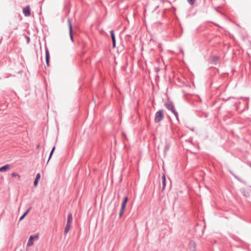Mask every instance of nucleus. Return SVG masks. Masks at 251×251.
<instances>
[{"mask_svg": "<svg viewBox=\"0 0 251 251\" xmlns=\"http://www.w3.org/2000/svg\"><path fill=\"white\" fill-rule=\"evenodd\" d=\"M164 117L163 110H160L155 113L154 121L155 123H159L164 119Z\"/></svg>", "mask_w": 251, "mask_h": 251, "instance_id": "1", "label": "nucleus"}, {"mask_svg": "<svg viewBox=\"0 0 251 251\" xmlns=\"http://www.w3.org/2000/svg\"><path fill=\"white\" fill-rule=\"evenodd\" d=\"M38 238H39V236L38 234L31 235L29 237V238L28 240L27 246L28 247L32 246L33 244L34 239H38Z\"/></svg>", "mask_w": 251, "mask_h": 251, "instance_id": "2", "label": "nucleus"}, {"mask_svg": "<svg viewBox=\"0 0 251 251\" xmlns=\"http://www.w3.org/2000/svg\"><path fill=\"white\" fill-rule=\"evenodd\" d=\"M165 105L167 109L171 111L172 113L176 111L174 105L173 103L166 102Z\"/></svg>", "mask_w": 251, "mask_h": 251, "instance_id": "3", "label": "nucleus"}, {"mask_svg": "<svg viewBox=\"0 0 251 251\" xmlns=\"http://www.w3.org/2000/svg\"><path fill=\"white\" fill-rule=\"evenodd\" d=\"M23 13L25 16L30 15V9L29 5L26 6L23 10Z\"/></svg>", "mask_w": 251, "mask_h": 251, "instance_id": "4", "label": "nucleus"}, {"mask_svg": "<svg viewBox=\"0 0 251 251\" xmlns=\"http://www.w3.org/2000/svg\"><path fill=\"white\" fill-rule=\"evenodd\" d=\"M45 52H46V62L47 65L48 66H49V62H50V53H49V51L47 48H46Z\"/></svg>", "mask_w": 251, "mask_h": 251, "instance_id": "5", "label": "nucleus"}, {"mask_svg": "<svg viewBox=\"0 0 251 251\" xmlns=\"http://www.w3.org/2000/svg\"><path fill=\"white\" fill-rule=\"evenodd\" d=\"M125 207H126V197H125L123 198V202H122V205L121 211L119 213L120 217H121L122 215V214L123 213V211H124Z\"/></svg>", "mask_w": 251, "mask_h": 251, "instance_id": "6", "label": "nucleus"}, {"mask_svg": "<svg viewBox=\"0 0 251 251\" xmlns=\"http://www.w3.org/2000/svg\"><path fill=\"white\" fill-rule=\"evenodd\" d=\"M219 60V57L218 56H213L211 58V63L214 65H216L218 63Z\"/></svg>", "mask_w": 251, "mask_h": 251, "instance_id": "7", "label": "nucleus"}, {"mask_svg": "<svg viewBox=\"0 0 251 251\" xmlns=\"http://www.w3.org/2000/svg\"><path fill=\"white\" fill-rule=\"evenodd\" d=\"M110 34H111V37L112 40L113 47L114 48V47H115V46H116V39H115V34L114 33V30H111L110 31Z\"/></svg>", "mask_w": 251, "mask_h": 251, "instance_id": "8", "label": "nucleus"}, {"mask_svg": "<svg viewBox=\"0 0 251 251\" xmlns=\"http://www.w3.org/2000/svg\"><path fill=\"white\" fill-rule=\"evenodd\" d=\"M73 221V216L71 213H69L67 216V224L71 225L72 222Z\"/></svg>", "mask_w": 251, "mask_h": 251, "instance_id": "9", "label": "nucleus"}, {"mask_svg": "<svg viewBox=\"0 0 251 251\" xmlns=\"http://www.w3.org/2000/svg\"><path fill=\"white\" fill-rule=\"evenodd\" d=\"M10 168V165L6 164L0 168V172H5Z\"/></svg>", "mask_w": 251, "mask_h": 251, "instance_id": "10", "label": "nucleus"}, {"mask_svg": "<svg viewBox=\"0 0 251 251\" xmlns=\"http://www.w3.org/2000/svg\"><path fill=\"white\" fill-rule=\"evenodd\" d=\"M31 209V207H29L24 214L20 218L19 221H21L23 220L25 217L29 213V211Z\"/></svg>", "mask_w": 251, "mask_h": 251, "instance_id": "11", "label": "nucleus"}, {"mask_svg": "<svg viewBox=\"0 0 251 251\" xmlns=\"http://www.w3.org/2000/svg\"><path fill=\"white\" fill-rule=\"evenodd\" d=\"M162 180L163 184L162 190H163L166 186V177L164 174H163L162 176Z\"/></svg>", "mask_w": 251, "mask_h": 251, "instance_id": "12", "label": "nucleus"}, {"mask_svg": "<svg viewBox=\"0 0 251 251\" xmlns=\"http://www.w3.org/2000/svg\"><path fill=\"white\" fill-rule=\"evenodd\" d=\"M241 193L245 197H248L250 194L249 193L246 191L245 189H241Z\"/></svg>", "mask_w": 251, "mask_h": 251, "instance_id": "13", "label": "nucleus"}, {"mask_svg": "<svg viewBox=\"0 0 251 251\" xmlns=\"http://www.w3.org/2000/svg\"><path fill=\"white\" fill-rule=\"evenodd\" d=\"M69 34L70 36L71 40L72 42H74V38L73 36V26L70 27V30H69Z\"/></svg>", "mask_w": 251, "mask_h": 251, "instance_id": "14", "label": "nucleus"}, {"mask_svg": "<svg viewBox=\"0 0 251 251\" xmlns=\"http://www.w3.org/2000/svg\"><path fill=\"white\" fill-rule=\"evenodd\" d=\"M71 226V225L66 224L65 229H64V232L65 234H67L69 232Z\"/></svg>", "mask_w": 251, "mask_h": 251, "instance_id": "15", "label": "nucleus"}, {"mask_svg": "<svg viewBox=\"0 0 251 251\" xmlns=\"http://www.w3.org/2000/svg\"><path fill=\"white\" fill-rule=\"evenodd\" d=\"M170 147V145L169 144H167L165 145V148H164V153H165L169 149Z\"/></svg>", "mask_w": 251, "mask_h": 251, "instance_id": "16", "label": "nucleus"}, {"mask_svg": "<svg viewBox=\"0 0 251 251\" xmlns=\"http://www.w3.org/2000/svg\"><path fill=\"white\" fill-rule=\"evenodd\" d=\"M187 1L190 4L193 5L195 2L196 0H187Z\"/></svg>", "mask_w": 251, "mask_h": 251, "instance_id": "17", "label": "nucleus"}, {"mask_svg": "<svg viewBox=\"0 0 251 251\" xmlns=\"http://www.w3.org/2000/svg\"><path fill=\"white\" fill-rule=\"evenodd\" d=\"M173 113L175 115L177 120L178 121V115L177 112L176 111V110Z\"/></svg>", "mask_w": 251, "mask_h": 251, "instance_id": "18", "label": "nucleus"}, {"mask_svg": "<svg viewBox=\"0 0 251 251\" xmlns=\"http://www.w3.org/2000/svg\"><path fill=\"white\" fill-rule=\"evenodd\" d=\"M173 113L175 115L177 120L178 121V115L177 112L176 111V110Z\"/></svg>", "mask_w": 251, "mask_h": 251, "instance_id": "19", "label": "nucleus"}, {"mask_svg": "<svg viewBox=\"0 0 251 251\" xmlns=\"http://www.w3.org/2000/svg\"><path fill=\"white\" fill-rule=\"evenodd\" d=\"M11 176L12 177H15V176H18V177L19 178L20 177V175L16 173H13L12 174H11Z\"/></svg>", "mask_w": 251, "mask_h": 251, "instance_id": "20", "label": "nucleus"}, {"mask_svg": "<svg viewBox=\"0 0 251 251\" xmlns=\"http://www.w3.org/2000/svg\"><path fill=\"white\" fill-rule=\"evenodd\" d=\"M39 180L38 179H35L34 181V186H37Z\"/></svg>", "mask_w": 251, "mask_h": 251, "instance_id": "21", "label": "nucleus"}, {"mask_svg": "<svg viewBox=\"0 0 251 251\" xmlns=\"http://www.w3.org/2000/svg\"><path fill=\"white\" fill-rule=\"evenodd\" d=\"M68 24H69V30H70V27L71 26H72V23L71 22V20L70 19H68Z\"/></svg>", "mask_w": 251, "mask_h": 251, "instance_id": "22", "label": "nucleus"}, {"mask_svg": "<svg viewBox=\"0 0 251 251\" xmlns=\"http://www.w3.org/2000/svg\"><path fill=\"white\" fill-rule=\"evenodd\" d=\"M40 177H41V175H40V173H38L36 175L35 179L39 180Z\"/></svg>", "mask_w": 251, "mask_h": 251, "instance_id": "23", "label": "nucleus"}, {"mask_svg": "<svg viewBox=\"0 0 251 251\" xmlns=\"http://www.w3.org/2000/svg\"><path fill=\"white\" fill-rule=\"evenodd\" d=\"M53 152L54 151H51L50 152V156H49V159H48V162L49 161L50 159L51 158L53 153Z\"/></svg>", "mask_w": 251, "mask_h": 251, "instance_id": "24", "label": "nucleus"}, {"mask_svg": "<svg viewBox=\"0 0 251 251\" xmlns=\"http://www.w3.org/2000/svg\"><path fill=\"white\" fill-rule=\"evenodd\" d=\"M190 244H192V245L194 246V247H195V246H196V244H195V242H190Z\"/></svg>", "mask_w": 251, "mask_h": 251, "instance_id": "25", "label": "nucleus"}, {"mask_svg": "<svg viewBox=\"0 0 251 251\" xmlns=\"http://www.w3.org/2000/svg\"><path fill=\"white\" fill-rule=\"evenodd\" d=\"M55 147L54 146V147L52 148L51 151H54V150H55Z\"/></svg>", "mask_w": 251, "mask_h": 251, "instance_id": "26", "label": "nucleus"}, {"mask_svg": "<svg viewBox=\"0 0 251 251\" xmlns=\"http://www.w3.org/2000/svg\"><path fill=\"white\" fill-rule=\"evenodd\" d=\"M240 104V102H236V103H235V104H236H236Z\"/></svg>", "mask_w": 251, "mask_h": 251, "instance_id": "27", "label": "nucleus"}, {"mask_svg": "<svg viewBox=\"0 0 251 251\" xmlns=\"http://www.w3.org/2000/svg\"><path fill=\"white\" fill-rule=\"evenodd\" d=\"M123 135L124 136H126V134L124 132H123Z\"/></svg>", "mask_w": 251, "mask_h": 251, "instance_id": "28", "label": "nucleus"}, {"mask_svg": "<svg viewBox=\"0 0 251 251\" xmlns=\"http://www.w3.org/2000/svg\"><path fill=\"white\" fill-rule=\"evenodd\" d=\"M125 29H126V26H124L123 30H124Z\"/></svg>", "mask_w": 251, "mask_h": 251, "instance_id": "29", "label": "nucleus"}, {"mask_svg": "<svg viewBox=\"0 0 251 251\" xmlns=\"http://www.w3.org/2000/svg\"><path fill=\"white\" fill-rule=\"evenodd\" d=\"M126 201H127V200H128V199H127V197H126Z\"/></svg>", "mask_w": 251, "mask_h": 251, "instance_id": "30", "label": "nucleus"}, {"mask_svg": "<svg viewBox=\"0 0 251 251\" xmlns=\"http://www.w3.org/2000/svg\"><path fill=\"white\" fill-rule=\"evenodd\" d=\"M250 166L251 167V163L250 164Z\"/></svg>", "mask_w": 251, "mask_h": 251, "instance_id": "31", "label": "nucleus"}]
</instances>
